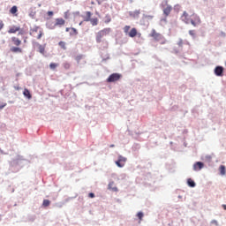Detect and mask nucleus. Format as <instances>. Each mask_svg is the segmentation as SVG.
I'll return each instance as SVG.
<instances>
[{
    "mask_svg": "<svg viewBox=\"0 0 226 226\" xmlns=\"http://www.w3.org/2000/svg\"><path fill=\"white\" fill-rule=\"evenodd\" d=\"M112 185V184H109V188H110V185Z\"/></svg>",
    "mask_w": 226,
    "mask_h": 226,
    "instance_id": "48",
    "label": "nucleus"
},
{
    "mask_svg": "<svg viewBox=\"0 0 226 226\" xmlns=\"http://www.w3.org/2000/svg\"><path fill=\"white\" fill-rule=\"evenodd\" d=\"M109 147H114V145H110Z\"/></svg>",
    "mask_w": 226,
    "mask_h": 226,
    "instance_id": "43",
    "label": "nucleus"
},
{
    "mask_svg": "<svg viewBox=\"0 0 226 226\" xmlns=\"http://www.w3.org/2000/svg\"><path fill=\"white\" fill-rule=\"evenodd\" d=\"M47 14H48L49 17H53V16H54V11H49L47 12Z\"/></svg>",
    "mask_w": 226,
    "mask_h": 226,
    "instance_id": "33",
    "label": "nucleus"
},
{
    "mask_svg": "<svg viewBox=\"0 0 226 226\" xmlns=\"http://www.w3.org/2000/svg\"><path fill=\"white\" fill-rule=\"evenodd\" d=\"M181 20L185 22V24H192L193 27H197L200 24V18L197 16V14H192L190 16L188 12L184 11L181 16Z\"/></svg>",
    "mask_w": 226,
    "mask_h": 226,
    "instance_id": "1",
    "label": "nucleus"
},
{
    "mask_svg": "<svg viewBox=\"0 0 226 226\" xmlns=\"http://www.w3.org/2000/svg\"><path fill=\"white\" fill-rule=\"evenodd\" d=\"M162 11L165 17H169L170 15V11H172V7L169 4H166V6L163 7Z\"/></svg>",
    "mask_w": 226,
    "mask_h": 226,
    "instance_id": "9",
    "label": "nucleus"
},
{
    "mask_svg": "<svg viewBox=\"0 0 226 226\" xmlns=\"http://www.w3.org/2000/svg\"><path fill=\"white\" fill-rule=\"evenodd\" d=\"M20 31V26H11L9 30L8 33L9 34H15V33Z\"/></svg>",
    "mask_w": 226,
    "mask_h": 226,
    "instance_id": "13",
    "label": "nucleus"
},
{
    "mask_svg": "<svg viewBox=\"0 0 226 226\" xmlns=\"http://www.w3.org/2000/svg\"><path fill=\"white\" fill-rule=\"evenodd\" d=\"M137 216H138L139 222H142V218H144V213L139 212V213L137 214Z\"/></svg>",
    "mask_w": 226,
    "mask_h": 226,
    "instance_id": "30",
    "label": "nucleus"
},
{
    "mask_svg": "<svg viewBox=\"0 0 226 226\" xmlns=\"http://www.w3.org/2000/svg\"><path fill=\"white\" fill-rule=\"evenodd\" d=\"M63 66H64V70H70V68H72V64H70V63H68V62L64 63Z\"/></svg>",
    "mask_w": 226,
    "mask_h": 226,
    "instance_id": "26",
    "label": "nucleus"
},
{
    "mask_svg": "<svg viewBox=\"0 0 226 226\" xmlns=\"http://www.w3.org/2000/svg\"><path fill=\"white\" fill-rule=\"evenodd\" d=\"M149 36L151 38H153L155 41H162V45H164V43H166L165 38L163 37V35H162V34L156 32L154 29H152Z\"/></svg>",
    "mask_w": 226,
    "mask_h": 226,
    "instance_id": "4",
    "label": "nucleus"
},
{
    "mask_svg": "<svg viewBox=\"0 0 226 226\" xmlns=\"http://www.w3.org/2000/svg\"><path fill=\"white\" fill-rule=\"evenodd\" d=\"M55 20L56 22L54 25H52V23L47 24L49 29H56V27H63V26L66 24V21L63 18H57Z\"/></svg>",
    "mask_w": 226,
    "mask_h": 226,
    "instance_id": "5",
    "label": "nucleus"
},
{
    "mask_svg": "<svg viewBox=\"0 0 226 226\" xmlns=\"http://www.w3.org/2000/svg\"><path fill=\"white\" fill-rule=\"evenodd\" d=\"M130 26H125L124 27V33H125V34H128L129 31H130Z\"/></svg>",
    "mask_w": 226,
    "mask_h": 226,
    "instance_id": "31",
    "label": "nucleus"
},
{
    "mask_svg": "<svg viewBox=\"0 0 226 226\" xmlns=\"http://www.w3.org/2000/svg\"><path fill=\"white\" fill-rule=\"evenodd\" d=\"M112 191H113V192H117V187H113V188H112Z\"/></svg>",
    "mask_w": 226,
    "mask_h": 226,
    "instance_id": "41",
    "label": "nucleus"
},
{
    "mask_svg": "<svg viewBox=\"0 0 226 226\" xmlns=\"http://www.w3.org/2000/svg\"><path fill=\"white\" fill-rule=\"evenodd\" d=\"M11 41L15 47H20L22 45V41L18 37H11Z\"/></svg>",
    "mask_w": 226,
    "mask_h": 226,
    "instance_id": "11",
    "label": "nucleus"
},
{
    "mask_svg": "<svg viewBox=\"0 0 226 226\" xmlns=\"http://www.w3.org/2000/svg\"><path fill=\"white\" fill-rule=\"evenodd\" d=\"M154 18V16L153 15H144L143 19H146L147 20H153V19Z\"/></svg>",
    "mask_w": 226,
    "mask_h": 226,
    "instance_id": "29",
    "label": "nucleus"
},
{
    "mask_svg": "<svg viewBox=\"0 0 226 226\" xmlns=\"http://www.w3.org/2000/svg\"><path fill=\"white\" fill-rule=\"evenodd\" d=\"M58 46L62 48L63 50H66V43L63 41L58 42Z\"/></svg>",
    "mask_w": 226,
    "mask_h": 226,
    "instance_id": "23",
    "label": "nucleus"
},
{
    "mask_svg": "<svg viewBox=\"0 0 226 226\" xmlns=\"http://www.w3.org/2000/svg\"><path fill=\"white\" fill-rule=\"evenodd\" d=\"M89 22L92 24V26H98V18L91 19Z\"/></svg>",
    "mask_w": 226,
    "mask_h": 226,
    "instance_id": "24",
    "label": "nucleus"
},
{
    "mask_svg": "<svg viewBox=\"0 0 226 226\" xmlns=\"http://www.w3.org/2000/svg\"><path fill=\"white\" fill-rule=\"evenodd\" d=\"M204 169V162H198L193 165V170H202Z\"/></svg>",
    "mask_w": 226,
    "mask_h": 226,
    "instance_id": "10",
    "label": "nucleus"
},
{
    "mask_svg": "<svg viewBox=\"0 0 226 226\" xmlns=\"http://www.w3.org/2000/svg\"><path fill=\"white\" fill-rule=\"evenodd\" d=\"M187 45H190V42H187Z\"/></svg>",
    "mask_w": 226,
    "mask_h": 226,
    "instance_id": "47",
    "label": "nucleus"
},
{
    "mask_svg": "<svg viewBox=\"0 0 226 226\" xmlns=\"http://www.w3.org/2000/svg\"><path fill=\"white\" fill-rule=\"evenodd\" d=\"M98 1V4H102V3H103V1L105 0H97Z\"/></svg>",
    "mask_w": 226,
    "mask_h": 226,
    "instance_id": "39",
    "label": "nucleus"
},
{
    "mask_svg": "<svg viewBox=\"0 0 226 226\" xmlns=\"http://www.w3.org/2000/svg\"><path fill=\"white\" fill-rule=\"evenodd\" d=\"M11 52H13V54H22V48L19 47H11L10 49Z\"/></svg>",
    "mask_w": 226,
    "mask_h": 226,
    "instance_id": "12",
    "label": "nucleus"
},
{
    "mask_svg": "<svg viewBox=\"0 0 226 226\" xmlns=\"http://www.w3.org/2000/svg\"><path fill=\"white\" fill-rule=\"evenodd\" d=\"M125 163H126V157H123V155H119L118 160L116 161V165H117L120 169H122V167H124Z\"/></svg>",
    "mask_w": 226,
    "mask_h": 226,
    "instance_id": "7",
    "label": "nucleus"
},
{
    "mask_svg": "<svg viewBox=\"0 0 226 226\" xmlns=\"http://www.w3.org/2000/svg\"><path fill=\"white\" fill-rule=\"evenodd\" d=\"M17 11H19V9L16 5H13L10 10V13H11V15H14V17L19 16V14H17Z\"/></svg>",
    "mask_w": 226,
    "mask_h": 226,
    "instance_id": "15",
    "label": "nucleus"
},
{
    "mask_svg": "<svg viewBox=\"0 0 226 226\" xmlns=\"http://www.w3.org/2000/svg\"><path fill=\"white\" fill-rule=\"evenodd\" d=\"M19 36H22L24 35V30H19V33H18Z\"/></svg>",
    "mask_w": 226,
    "mask_h": 226,
    "instance_id": "35",
    "label": "nucleus"
},
{
    "mask_svg": "<svg viewBox=\"0 0 226 226\" xmlns=\"http://www.w3.org/2000/svg\"><path fill=\"white\" fill-rule=\"evenodd\" d=\"M188 186H191V188H195V181L192 180V178H189L187 180Z\"/></svg>",
    "mask_w": 226,
    "mask_h": 226,
    "instance_id": "21",
    "label": "nucleus"
},
{
    "mask_svg": "<svg viewBox=\"0 0 226 226\" xmlns=\"http://www.w3.org/2000/svg\"><path fill=\"white\" fill-rule=\"evenodd\" d=\"M42 206H43V207H49V206H50V200H44L42 202Z\"/></svg>",
    "mask_w": 226,
    "mask_h": 226,
    "instance_id": "25",
    "label": "nucleus"
},
{
    "mask_svg": "<svg viewBox=\"0 0 226 226\" xmlns=\"http://www.w3.org/2000/svg\"><path fill=\"white\" fill-rule=\"evenodd\" d=\"M6 105H7L6 102L0 104V110H3V109H4Z\"/></svg>",
    "mask_w": 226,
    "mask_h": 226,
    "instance_id": "34",
    "label": "nucleus"
},
{
    "mask_svg": "<svg viewBox=\"0 0 226 226\" xmlns=\"http://www.w3.org/2000/svg\"><path fill=\"white\" fill-rule=\"evenodd\" d=\"M88 197H89L90 199H94V193L90 192V193L88 194Z\"/></svg>",
    "mask_w": 226,
    "mask_h": 226,
    "instance_id": "37",
    "label": "nucleus"
},
{
    "mask_svg": "<svg viewBox=\"0 0 226 226\" xmlns=\"http://www.w3.org/2000/svg\"><path fill=\"white\" fill-rule=\"evenodd\" d=\"M79 26H82V21L79 23Z\"/></svg>",
    "mask_w": 226,
    "mask_h": 226,
    "instance_id": "45",
    "label": "nucleus"
},
{
    "mask_svg": "<svg viewBox=\"0 0 226 226\" xmlns=\"http://www.w3.org/2000/svg\"><path fill=\"white\" fill-rule=\"evenodd\" d=\"M134 13H136V15H140V11H136Z\"/></svg>",
    "mask_w": 226,
    "mask_h": 226,
    "instance_id": "40",
    "label": "nucleus"
},
{
    "mask_svg": "<svg viewBox=\"0 0 226 226\" xmlns=\"http://www.w3.org/2000/svg\"><path fill=\"white\" fill-rule=\"evenodd\" d=\"M65 31H66V33H68V32L72 31V28L66 27V28H65Z\"/></svg>",
    "mask_w": 226,
    "mask_h": 226,
    "instance_id": "38",
    "label": "nucleus"
},
{
    "mask_svg": "<svg viewBox=\"0 0 226 226\" xmlns=\"http://www.w3.org/2000/svg\"><path fill=\"white\" fill-rule=\"evenodd\" d=\"M57 66H59V64H56V63H51V64H49L50 70H56V68Z\"/></svg>",
    "mask_w": 226,
    "mask_h": 226,
    "instance_id": "27",
    "label": "nucleus"
},
{
    "mask_svg": "<svg viewBox=\"0 0 226 226\" xmlns=\"http://www.w3.org/2000/svg\"><path fill=\"white\" fill-rule=\"evenodd\" d=\"M79 34V31H77V28L71 27L70 35L71 36H77Z\"/></svg>",
    "mask_w": 226,
    "mask_h": 226,
    "instance_id": "18",
    "label": "nucleus"
},
{
    "mask_svg": "<svg viewBox=\"0 0 226 226\" xmlns=\"http://www.w3.org/2000/svg\"><path fill=\"white\" fill-rule=\"evenodd\" d=\"M183 45H185V41H183V39H179V41H177V46L180 49H183Z\"/></svg>",
    "mask_w": 226,
    "mask_h": 226,
    "instance_id": "28",
    "label": "nucleus"
},
{
    "mask_svg": "<svg viewBox=\"0 0 226 226\" xmlns=\"http://www.w3.org/2000/svg\"><path fill=\"white\" fill-rule=\"evenodd\" d=\"M137 34H138L137 28H132L131 31L128 33V36H130V38H135Z\"/></svg>",
    "mask_w": 226,
    "mask_h": 226,
    "instance_id": "14",
    "label": "nucleus"
},
{
    "mask_svg": "<svg viewBox=\"0 0 226 226\" xmlns=\"http://www.w3.org/2000/svg\"><path fill=\"white\" fill-rule=\"evenodd\" d=\"M85 15H86L84 17L85 22H89L91 20V17L93 16V13H91V11H86Z\"/></svg>",
    "mask_w": 226,
    "mask_h": 226,
    "instance_id": "16",
    "label": "nucleus"
},
{
    "mask_svg": "<svg viewBox=\"0 0 226 226\" xmlns=\"http://www.w3.org/2000/svg\"><path fill=\"white\" fill-rule=\"evenodd\" d=\"M106 24H109V22H110V16H106Z\"/></svg>",
    "mask_w": 226,
    "mask_h": 226,
    "instance_id": "36",
    "label": "nucleus"
},
{
    "mask_svg": "<svg viewBox=\"0 0 226 226\" xmlns=\"http://www.w3.org/2000/svg\"><path fill=\"white\" fill-rule=\"evenodd\" d=\"M123 75L120 73H112L109 76V78L106 79L107 82L112 83V82H117V80L121 79Z\"/></svg>",
    "mask_w": 226,
    "mask_h": 226,
    "instance_id": "6",
    "label": "nucleus"
},
{
    "mask_svg": "<svg viewBox=\"0 0 226 226\" xmlns=\"http://www.w3.org/2000/svg\"><path fill=\"white\" fill-rule=\"evenodd\" d=\"M219 171H220L221 176H225V174H226V168H225V166L221 165L219 167Z\"/></svg>",
    "mask_w": 226,
    "mask_h": 226,
    "instance_id": "19",
    "label": "nucleus"
},
{
    "mask_svg": "<svg viewBox=\"0 0 226 226\" xmlns=\"http://www.w3.org/2000/svg\"><path fill=\"white\" fill-rule=\"evenodd\" d=\"M4 24H2V26H1V29H2V27L4 26Z\"/></svg>",
    "mask_w": 226,
    "mask_h": 226,
    "instance_id": "46",
    "label": "nucleus"
},
{
    "mask_svg": "<svg viewBox=\"0 0 226 226\" xmlns=\"http://www.w3.org/2000/svg\"><path fill=\"white\" fill-rule=\"evenodd\" d=\"M38 49H39L40 54H42V55L45 54V46L38 44Z\"/></svg>",
    "mask_w": 226,
    "mask_h": 226,
    "instance_id": "22",
    "label": "nucleus"
},
{
    "mask_svg": "<svg viewBox=\"0 0 226 226\" xmlns=\"http://www.w3.org/2000/svg\"><path fill=\"white\" fill-rule=\"evenodd\" d=\"M26 41H27L25 39V40H24V43H26Z\"/></svg>",
    "mask_w": 226,
    "mask_h": 226,
    "instance_id": "44",
    "label": "nucleus"
},
{
    "mask_svg": "<svg viewBox=\"0 0 226 226\" xmlns=\"http://www.w3.org/2000/svg\"><path fill=\"white\" fill-rule=\"evenodd\" d=\"M29 34L37 40H41V36H43V29L40 28V26H34L30 29Z\"/></svg>",
    "mask_w": 226,
    "mask_h": 226,
    "instance_id": "3",
    "label": "nucleus"
},
{
    "mask_svg": "<svg viewBox=\"0 0 226 226\" xmlns=\"http://www.w3.org/2000/svg\"><path fill=\"white\" fill-rule=\"evenodd\" d=\"M215 74L217 77H223V67L222 66H216L215 69Z\"/></svg>",
    "mask_w": 226,
    "mask_h": 226,
    "instance_id": "8",
    "label": "nucleus"
},
{
    "mask_svg": "<svg viewBox=\"0 0 226 226\" xmlns=\"http://www.w3.org/2000/svg\"><path fill=\"white\" fill-rule=\"evenodd\" d=\"M110 31H112L110 28H104V29L97 32L95 34L96 43H102V41H103V37L109 36V34H110Z\"/></svg>",
    "mask_w": 226,
    "mask_h": 226,
    "instance_id": "2",
    "label": "nucleus"
},
{
    "mask_svg": "<svg viewBox=\"0 0 226 226\" xmlns=\"http://www.w3.org/2000/svg\"><path fill=\"white\" fill-rule=\"evenodd\" d=\"M222 207L226 211V205H222Z\"/></svg>",
    "mask_w": 226,
    "mask_h": 226,
    "instance_id": "42",
    "label": "nucleus"
},
{
    "mask_svg": "<svg viewBox=\"0 0 226 226\" xmlns=\"http://www.w3.org/2000/svg\"><path fill=\"white\" fill-rule=\"evenodd\" d=\"M82 55H79V56H77L76 57H75V60L77 61V63H80V61L82 60Z\"/></svg>",
    "mask_w": 226,
    "mask_h": 226,
    "instance_id": "32",
    "label": "nucleus"
},
{
    "mask_svg": "<svg viewBox=\"0 0 226 226\" xmlns=\"http://www.w3.org/2000/svg\"><path fill=\"white\" fill-rule=\"evenodd\" d=\"M189 34L192 36V40L197 38V32L195 30H189Z\"/></svg>",
    "mask_w": 226,
    "mask_h": 226,
    "instance_id": "20",
    "label": "nucleus"
},
{
    "mask_svg": "<svg viewBox=\"0 0 226 226\" xmlns=\"http://www.w3.org/2000/svg\"><path fill=\"white\" fill-rule=\"evenodd\" d=\"M24 96H26V98H28V100H31V98H33V95H31V92H29V89L25 88L24 92H23Z\"/></svg>",
    "mask_w": 226,
    "mask_h": 226,
    "instance_id": "17",
    "label": "nucleus"
}]
</instances>
